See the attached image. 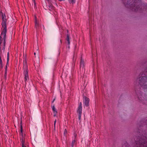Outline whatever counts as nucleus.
I'll use <instances>...</instances> for the list:
<instances>
[{"instance_id": "1", "label": "nucleus", "mask_w": 147, "mask_h": 147, "mask_svg": "<svg viewBox=\"0 0 147 147\" xmlns=\"http://www.w3.org/2000/svg\"><path fill=\"white\" fill-rule=\"evenodd\" d=\"M23 68L24 69V80L25 82V84H26L27 81L29 80V77L28 73V66L26 64V62L23 63Z\"/></svg>"}, {"instance_id": "2", "label": "nucleus", "mask_w": 147, "mask_h": 147, "mask_svg": "<svg viewBox=\"0 0 147 147\" xmlns=\"http://www.w3.org/2000/svg\"><path fill=\"white\" fill-rule=\"evenodd\" d=\"M7 20H4L2 21V22L1 25L2 26V28L3 29L1 32V35L3 36H6V33L7 32Z\"/></svg>"}, {"instance_id": "3", "label": "nucleus", "mask_w": 147, "mask_h": 147, "mask_svg": "<svg viewBox=\"0 0 147 147\" xmlns=\"http://www.w3.org/2000/svg\"><path fill=\"white\" fill-rule=\"evenodd\" d=\"M35 24L36 30L38 32L40 30V25L39 22L37 20V18L36 17H35Z\"/></svg>"}, {"instance_id": "4", "label": "nucleus", "mask_w": 147, "mask_h": 147, "mask_svg": "<svg viewBox=\"0 0 147 147\" xmlns=\"http://www.w3.org/2000/svg\"><path fill=\"white\" fill-rule=\"evenodd\" d=\"M76 136L77 134L75 133L74 134V137L73 138V140L71 143V147H74V146L76 144Z\"/></svg>"}, {"instance_id": "5", "label": "nucleus", "mask_w": 147, "mask_h": 147, "mask_svg": "<svg viewBox=\"0 0 147 147\" xmlns=\"http://www.w3.org/2000/svg\"><path fill=\"white\" fill-rule=\"evenodd\" d=\"M89 99L86 96H84L83 99V103L86 106H88L89 105Z\"/></svg>"}, {"instance_id": "6", "label": "nucleus", "mask_w": 147, "mask_h": 147, "mask_svg": "<svg viewBox=\"0 0 147 147\" xmlns=\"http://www.w3.org/2000/svg\"><path fill=\"white\" fill-rule=\"evenodd\" d=\"M6 38V36H3V51H4L5 48Z\"/></svg>"}, {"instance_id": "7", "label": "nucleus", "mask_w": 147, "mask_h": 147, "mask_svg": "<svg viewBox=\"0 0 147 147\" xmlns=\"http://www.w3.org/2000/svg\"><path fill=\"white\" fill-rule=\"evenodd\" d=\"M84 62L83 60L81 58L80 61V67L83 68L84 66Z\"/></svg>"}, {"instance_id": "8", "label": "nucleus", "mask_w": 147, "mask_h": 147, "mask_svg": "<svg viewBox=\"0 0 147 147\" xmlns=\"http://www.w3.org/2000/svg\"><path fill=\"white\" fill-rule=\"evenodd\" d=\"M1 18L2 21L4 20H7L6 19V16L4 14H3L2 12L1 13Z\"/></svg>"}, {"instance_id": "9", "label": "nucleus", "mask_w": 147, "mask_h": 147, "mask_svg": "<svg viewBox=\"0 0 147 147\" xmlns=\"http://www.w3.org/2000/svg\"><path fill=\"white\" fill-rule=\"evenodd\" d=\"M82 107H78L77 111V113L78 114H82Z\"/></svg>"}, {"instance_id": "10", "label": "nucleus", "mask_w": 147, "mask_h": 147, "mask_svg": "<svg viewBox=\"0 0 147 147\" xmlns=\"http://www.w3.org/2000/svg\"><path fill=\"white\" fill-rule=\"evenodd\" d=\"M3 41V36L1 35V33L0 36V46H1V44L2 43Z\"/></svg>"}, {"instance_id": "11", "label": "nucleus", "mask_w": 147, "mask_h": 147, "mask_svg": "<svg viewBox=\"0 0 147 147\" xmlns=\"http://www.w3.org/2000/svg\"><path fill=\"white\" fill-rule=\"evenodd\" d=\"M70 38L69 34H67V36L66 40L67 42L68 45H69L70 44Z\"/></svg>"}, {"instance_id": "12", "label": "nucleus", "mask_w": 147, "mask_h": 147, "mask_svg": "<svg viewBox=\"0 0 147 147\" xmlns=\"http://www.w3.org/2000/svg\"><path fill=\"white\" fill-rule=\"evenodd\" d=\"M128 146V144L127 142H125L124 144L123 145V147H131L129 146Z\"/></svg>"}, {"instance_id": "13", "label": "nucleus", "mask_w": 147, "mask_h": 147, "mask_svg": "<svg viewBox=\"0 0 147 147\" xmlns=\"http://www.w3.org/2000/svg\"><path fill=\"white\" fill-rule=\"evenodd\" d=\"M52 108L54 113L55 114L56 113H57V111L54 105H53L52 106Z\"/></svg>"}, {"instance_id": "14", "label": "nucleus", "mask_w": 147, "mask_h": 147, "mask_svg": "<svg viewBox=\"0 0 147 147\" xmlns=\"http://www.w3.org/2000/svg\"><path fill=\"white\" fill-rule=\"evenodd\" d=\"M21 142L22 143V147H26L24 145V141L23 138H22L21 140Z\"/></svg>"}, {"instance_id": "15", "label": "nucleus", "mask_w": 147, "mask_h": 147, "mask_svg": "<svg viewBox=\"0 0 147 147\" xmlns=\"http://www.w3.org/2000/svg\"><path fill=\"white\" fill-rule=\"evenodd\" d=\"M0 65L1 68L3 67V65L2 64V62L1 59V55H0Z\"/></svg>"}, {"instance_id": "16", "label": "nucleus", "mask_w": 147, "mask_h": 147, "mask_svg": "<svg viewBox=\"0 0 147 147\" xmlns=\"http://www.w3.org/2000/svg\"><path fill=\"white\" fill-rule=\"evenodd\" d=\"M69 3L72 4H73L75 3V0H68Z\"/></svg>"}, {"instance_id": "17", "label": "nucleus", "mask_w": 147, "mask_h": 147, "mask_svg": "<svg viewBox=\"0 0 147 147\" xmlns=\"http://www.w3.org/2000/svg\"><path fill=\"white\" fill-rule=\"evenodd\" d=\"M9 53L8 52L7 53V63H8V62L9 61Z\"/></svg>"}, {"instance_id": "18", "label": "nucleus", "mask_w": 147, "mask_h": 147, "mask_svg": "<svg viewBox=\"0 0 147 147\" xmlns=\"http://www.w3.org/2000/svg\"><path fill=\"white\" fill-rule=\"evenodd\" d=\"M32 1L33 2L34 5V8H36V3L35 0H32Z\"/></svg>"}, {"instance_id": "19", "label": "nucleus", "mask_w": 147, "mask_h": 147, "mask_svg": "<svg viewBox=\"0 0 147 147\" xmlns=\"http://www.w3.org/2000/svg\"><path fill=\"white\" fill-rule=\"evenodd\" d=\"M7 72L6 71H5V75H4V79L5 80H7Z\"/></svg>"}, {"instance_id": "20", "label": "nucleus", "mask_w": 147, "mask_h": 147, "mask_svg": "<svg viewBox=\"0 0 147 147\" xmlns=\"http://www.w3.org/2000/svg\"><path fill=\"white\" fill-rule=\"evenodd\" d=\"M82 114H78V118L79 120H80L81 118Z\"/></svg>"}, {"instance_id": "21", "label": "nucleus", "mask_w": 147, "mask_h": 147, "mask_svg": "<svg viewBox=\"0 0 147 147\" xmlns=\"http://www.w3.org/2000/svg\"><path fill=\"white\" fill-rule=\"evenodd\" d=\"M20 131L22 133L23 132V128L22 125H21L20 126Z\"/></svg>"}, {"instance_id": "22", "label": "nucleus", "mask_w": 147, "mask_h": 147, "mask_svg": "<svg viewBox=\"0 0 147 147\" xmlns=\"http://www.w3.org/2000/svg\"><path fill=\"white\" fill-rule=\"evenodd\" d=\"M78 107H82V104L81 102H80L79 104Z\"/></svg>"}, {"instance_id": "23", "label": "nucleus", "mask_w": 147, "mask_h": 147, "mask_svg": "<svg viewBox=\"0 0 147 147\" xmlns=\"http://www.w3.org/2000/svg\"><path fill=\"white\" fill-rule=\"evenodd\" d=\"M8 64V63H7V64H6V67H5V71H6L7 72V65Z\"/></svg>"}, {"instance_id": "24", "label": "nucleus", "mask_w": 147, "mask_h": 147, "mask_svg": "<svg viewBox=\"0 0 147 147\" xmlns=\"http://www.w3.org/2000/svg\"><path fill=\"white\" fill-rule=\"evenodd\" d=\"M56 122V120H55V121H54V126L55 127Z\"/></svg>"}, {"instance_id": "25", "label": "nucleus", "mask_w": 147, "mask_h": 147, "mask_svg": "<svg viewBox=\"0 0 147 147\" xmlns=\"http://www.w3.org/2000/svg\"><path fill=\"white\" fill-rule=\"evenodd\" d=\"M66 133V131H65V132H64V134H65Z\"/></svg>"}, {"instance_id": "26", "label": "nucleus", "mask_w": 147, "mask_h": 147, "mask_svg": "<svg viewBox=\"0 0 147 147\" xmlns=\"http://www.w3.org/2000/svg\"><path fill=\"white\" fill-rule=\"evenodd\" d=\"M34 55H36V53H34Z\"/></svg>"}, {"instance_id": "27", "label": "nucleus", "mask_w": 147, "mask_h": 147, "mask_svg": "<svg viewBox=\"0 0 147 147\" xmlns=\"http://www.w3.org/2000/svg\"><path fill=\"white\" fill-rule=\"evenodd\" d=\"M58 0L60 1H62V0Z\"/></svg>"}, {"instance_id": "28", "label": "nucleus", "mask_w": 147, "mask_h": 147, "mask_svg": "<svg viewBox=\"0 0 147 147\" xmlns=\"http://www.w3.org/2000/svg\"><path fill=\"white\" fill-rule=\"evenodd\" d=\"M138 98L140 100V98H139V96L138 97Z\"/></svg>"}, {"instance_id": "29", "label": "nucleus", "mask_w": 147, "mask_h": 147, "mask_svg": "<svg viewBox=\"0 0 147 147\" xmlns=\"http://www.w3.org/2000/svg\"><path fill=\"white\" fill-rule=\"evenodd\" d=\"M60 42H61V40H60Z\"/></svg>"}, {"instance_id": "30", "label": "nucleus", "mask_w": 147, "mask_h": 147, "mask_svg": "<svg viewBox=\"0 0 147 147\" xmlns=\"http://www.w3.org/2000/svg\"><path fill=\"white\" fill-rule=\"evenodd\" d=\"M55 100V99H54V100H53V101Z\"/></svg>"}, {"instance_id": "31", "label": "nucleus", "mask_w": 147, "mask_h": 147, "mask_svg": "<svg viewBox=\"0 0 147 147\" xmlns=\"http://www.w3.org/2000/svg\"><path fill=\"white\" fill-rule=\"evenodd\" d=\"M55 116V115H54V116Z\"/></svg>"}, {"instance_id": "32", "label": "nucleus", "mask_w": 147, "mask_h": 147, "mask_svg": "<svg viewBox=\"0 0 147 147\" xmlns=\"http://www.w3.org/2000/svg\"><path fill=\"white\" fill-rule=\"evenodd\" d=\"M139 133H140V131H139Z\"/></svg>"}]
</instances>
